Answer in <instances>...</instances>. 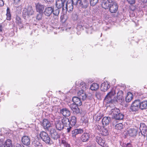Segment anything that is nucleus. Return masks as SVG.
Returning a JSON list of instances; mask_svg holds the SVG:
<instances>
[{
  "label": "nucleus",
  "mask_w": 147,
  "mask_h": 147,
  "mask_svg": "<svg viewBox=\"0 0 147 147\" xmlns=\"http://www.w3.org/2000/svg\"><path fill=\"white\" fill-rule=\"evenodd\" d=\"M76 90L78 96L83 100H85L87 97L85 91L88 88V86L86 83L77 81L76 82Z\"/></svg>",
  "instance_id": "f257e3e1"
},
{
  "label": "nucleus",
  "mask_w": 147,
  "mask_h": 147,
  "mask_svg": "<svg viewBox=\"0 0 147 147\" xmlns=\"http://www.w3.org/2000/svg\"><path fill=\"white\" fill-rule=\"evenodd\" d=\"M116 91V90H115L114 88H113L105 96L104 99L105 102L108 104L116 101L114 96Z\"/></svg>",
  "instance_id": "f03ea898"
},
{
  "label": "nucleus",
  "mask_w": 147,
  "mask_h": 147,
  "mask_svg": "<svg viewBox=\"0 0 147 147\" xmlns=\"http://www.w3.org/2000/svg\"><path fill=\"white\" fill-rule=\"evenodd\" d=\"M111 113L114 118L117 120H121L124 117V115L120 113V110L116 108L112 109Z\"/></svg>",
  "instance_id": "7ed1b4c3"
},
{
  "label": "nucleus",
  "mask_w": 147,
  "mask_h": 147,
  "mask_svg": "<svg viewBox=\"0 0 147 147\" xmlns=\"http://www.w3.org/2000/svg\"><path fill=\"white\" fill-rule=\"evenodd\" d=\"M34 11L32 7L29 6L25 8L22 11L23 16L26 19L29 18L30 16L32 15L34 13Z\"/></svg>",
  "instance_id": "20e7f679"
},
{
  "label": "nucleus",
  "mask_w": 147,
  "mask_h": 147,
  "mask_svg": "<svg viewBox=\"0 0 147 147\" xmlns=\"http://www.w3.org/2000/svg\"><path fill=\"white\" fill-rule=\"evenodd\" d=\"M73 5L74 4L72 0L67 1L65 6L63 7V10L66 11H67L68 12L72 11L73 9Z\"/></svg>",
  "instance_id": "39448f33"
},
{
  "label": "nucleus",
  "mask_w": 147,
  "mask_h": 147,
  "mask_svg": "<svg viewBox=\"0 0 147 147\" xmlns=\"http://www.w3.org/2000/svg\"><path fill=\"white\" fill-rule=\"evenodd\" d=\"M140 133L142 135L141 137V139L143 140L144 137L147 134V127L145 124L143 123H141L140 124ZM143 141V140L142 141Z\"/></svg>",
  "instance_id": "423d86ee"
},
{
  "label": "nucleus",
  "mask_w": 147,
  "mask_h": 147,
  "mask_svg": "<svg viewBox=\"0 0 147 147\" xmlns=\"http://www.w3.org/2000/svg\"><path fill=\"white\" fill-rule=\"evenodd\" d=\"M74 4L77 7L86 8L87 7L86 0H72Z\"/></svg>",
  "instance_id": "0eeeda50"
},
{
  "label": "nucleus",
  "mask_w": 147,
  "mask_h": 147,
  "mask_svg": "<svg viewBox=\"0 0 147 147\" xmlns=\"http://www.w3.org/2000/svg\"><path fill=\"white\" fill-rule=\"evenodd\" d=\"M64 126H65L66 127H67V131L68 133L70 132L72 127L70 125L69 120V119L67 117H64L61 120Z\"/></svg>",
  "instance_id": "6e6552de"
},
{
  "label": "nucleus",
  "mask_w": 147,
  "mask_h": 147,
  "mask_svg": "<svg viewBox=\"0 0 147 147\" xmlns=\"http://www.w3.org/2000/svg\"><path fill=\"white\" fill-rule=\"evenodd\" d=\"M139 100H137L134 101L132 103L130 107V110L132 111L136 112L140 109Z\"/></svg>",
  "instance_id": "1a4fd4ad"
},
{
  "label": "nucleus",
  "mask_w": 147,
  "mask_h": 147,
  "mask_svg": "<svg viewBox=\"0 0 147 147\" xmlns=\"http://www.w3.org/2000/svg\"><path fill=\"white\" fill-rule=\"evenodd\" d=\"M123 92L121 90H119L117 92V97L115 98L116 101L122 103L124 101V98L123 97Z\"/></svg>",
  "instance_id": "9d476101"
},
{
  "label": "nucleus",
  "mask_w": 147,
  "mask_h": 147,
  "mask_svg": "<svg viewBox=\"0 0 147 147\" xmlns=\"http://www.w3.org/2000/svg\"><path fill=\"white\" fill-rule=\"evenodd\" d=\"M50 134L52 138L54 140H56L59 138L60 135L55 129H51L50 131Z\"/></svg>",
  "instance_id": "9b49d317"
},
{
  "label": "nucleus",
  "mask_w": 147,
  "mask_h": 147,
  "mask_svg": "<svg viewBox=\"0 0 147 147\" xmlns=\"http://www.w3.org/2000/svg\"><path fill=\"white\" fill-rule=\"evenodd\" d=\"M118 5L115 2L110 4L109 8L110 12L111 13L116 12L118 9Z\"/></svg>",
  "instance_id": "f8f14e48"
},
{
  "label": "nucleus",
  "mask_w": 147,
  "mask_h": 147,
  "mask_svg": "<svg viewBox=\"0 0 147 147\" xmlns=\"http://www.w3.org/2000/svg\"><path fill=\"white\" fill-rule=\"evenodd\" d=\"M35 5L36 12L38 13H42L45 9V5L39 3H36Z\"/></svg>",
  "instance_id": "ddd939ff"
},
{
  "label": "nucleus",
  "mask_w": 147,
  "mask_h": 147,
  "mask_svg": "<svg viewBox=\"0 0 147 147\" xmlns=\"http://www.w3.org/2000/svg\"><path fill=\"white\" fill-rule=\"evenodd\" d=\"M109 83L107 81H105L101 84L100 89L102 91L105 92L110 87Z\"/></svg>",
  "instance_id": "4468645a"
},
{
  "label": "nucleus",
  "mask_w": 147,
  "mask_h": 147,
  "mask_svg": "<svg viewBox=\"0 0 147 147\" xmlns=\"http://www.w3.org/2000/svg\"><path fill=\"white\" fill-rule=\"evenodd\" d=\"M41 125L45 129H48L51 126L49 121L46 119H44L41 123Z\"/></svg>",
  "instance_id": "2eb2a0df"
},
{
  "label": "nucleus",
  "mask_w": 147,
  "mask_h": 147,
  "mask_svg": "<svg viewBox=\"0 0 147 147\" xmlns=\"http://www.w3.org/2000/svg\"><path fill=\"white\" fill-rule=\"evenodd\" d=\"M127 133L129 136L134 137L137 134V130L136 129L131 128L128 129Z\"/></svg>",
  "instance_id": "dca6fc26"
},
{
  "label": "nucleus",
  "mask_w": 147,
  "mask_h": 147,
  "mask_svg": "<svg viewBox=\"0 0 147 147\" xmlns=\"http://www.w3.org/2000/svg\"><path fill=\"white\" fill-rule=\"evenodd\" d=\"M53 11V8L52 7H46L44 12V14L47 16H49Z\"/></svg>",
  "instance_id": "f3484780"
},
{
  "label": "nucleus",
  "mask_w": 147,
  "mask_h": 147,
  "mask_svg": "<svg viewBox=\"0 0 147 147\" xmlns=\"http://www.w3.org/2000/svg\"><path fill=\"white\" fill-rule=\"evenodd\" d=\"M83 132V130L81 129H76L73 130L71 131L72 136L73 138H75L76 135L81 134Z\"/></svg>",
  "instance_id": "a211bd4d"
},
{
  "label": "nucleus",
  "mask_w": 147,
  "mask_h": 147,
  "mask_svg": "<svg viewBox=\"0 0 147 147\" xmlns=\"http://www.w3.org/2000/svg\"><path fill=\"white\" fill-rule=\"evenodd\" d=\"M68 105L69 106L71 109L73 111L76 113L79 112V109L78 107V105L75 103L71 104L70 105L68 104Z\"/></svg>",
  "instance_id": "6ab92c4d"
},
{
  "label": "nucleus",
  "mask_w": 147,
  "mask_h": 147,
  "mask_svg": "<svg viewBox=\"0 0 147 147\" xmlns=\"http://www.w3.org/2000/svg\"><path fill=\"white\" fill-rule=\"evenodd\" d=\"M56 129L59 130L61 131L64 127V125L61 120H58L56 122Z\"/></svg>",
  "instance_id": "aec40b11"
},
{
  "label": "nucleus",
  "mask_w": 147,
  "mask_h": 147,
  "mask_svg": "<svg viewBox=\"0 0 147 147\" xmlns=\"http://www.w3.org/2000/svg\"><path fill=\"white\" fill-rule=\"evenodd\" d=\"M22 142L23 144L26 146H28L30 144V139L27 136H24L22 138Z\"/></svg>",
  "instance_id": "412c9836"
},
{
  "label": "nucleus",
  "mask_w": 147,
  "mask_h": 147,
  "mask_svg": "<svg viewBox=\"0 0 147 147\" xmlns=\"http://www.w3.org/2000/svg\"><path fill=\"white\" fill-rule=\"evenodd\" d=\"M90 135L89 133L84 132L81 136V139L83 142H86L90 138Z\"/></svg>",
  "instance_id": "4be33fe9"
},
{
  "label": "nucleus",
  "mask_w": 147,
  "mask_h": 147,
  "mask_svg": "<svg viewBox=\"0 0 147 147\" xmlns=\"http://www.w3.org/2000/svg\"><path fill=\"white\" fill-rule=\"evenodd\" d=\"M66 0H56V6L57 8L60 9L61 7L63 8L64 7V4Z\"/></svg>",
  "instance_id": "5701e85b"
},
{
  "label": "nucleus",
  "mask_w": 147,
  "mask_h": 147,
  "mask_svg": "<svg viewBox=\"0 0 147 147\" xmlns=\"http://www.w3.org/2000/svg\"><path fill=\"white\" fill-rule=\"evenodd\" d=\"M60 113L65 117L69 116L70 115L69 111L66 108H63L61 109Z\"/></svg>",
  "instance_id": "b1692460"
},
{
  "label": "nucleus",
  "mask_w": 147,
  "mask_h": 147,
  "mask_svg": "<svg viewBox=\"0 0 147 147\" xmlns=\"http://www.w3.org/2000/svg\"><path fill=\"white\" fill-rule=\"evenodd\" d=\"M140 109L141 110L147 109V100L140 101L139 100Z\"/></svg>",
  "instance_id": "393cba45"
},
{
  "label": "nucleus",
  "mask_w": 147,
  "mask_h": 147,
  "mask_svg": "<svg viewBox=\"0 0 147 147\" xmlns=\"http://www.w3.org/2000/svg\"><path fill=\"white\" fill-rule=\"evenodd\" d=\"M3 143L1 146V147H12V144L11 141L9 139H7L5 142L4 143Z\"/></svg>",
  "instance_id": "a878e982"
},
{
  "label": "nucleus",
  "mask_w": 147,
  "mask_h": 147,
  "mask_svg": "<svg viewBox=\"0 0 147 147\" xmlns=\"http://www.w3.org/2000/svg\"><path fill=\"white\" fill-rule=\"evenodd\" d=\"M81 99V98L80 97L78 98L77 97L74 96L73 97L72 100L74 103L76 104L78 106H80L82 104L80 100Z\"/></svg>",
  "instance_id": "bb28decb"
},
{
  "label": "nucleus",
  "mask_w": 147,
  "mask_h": 147,
  "mask_svg": "<svg viewBox=\"0 0 147 147\" xmlns=\"http://www.w3.org/2000/svg\"><path fill=\"white\" fill-rule=\"evenodd\" d=\"M111 118L108 117H104L102 120V123L104 126H106L109 124Z\"/></svg>",
  "instance_id": "cd10ccee"
},
{
  "label": "nucleus",
  "mask_w": 147,
  "mask_h": 147,
  "mask_svg": "<svg viewBox=\"0 0 147 147\" xmlns=\"http://www.w3.org/2000/svg\"><path fill=\"white\" fill-rule=\"evenodd\" d=\"M96 141L99 145L102 146H104L105 143V140L99 136L96 137Z\"/></svg>",
  "instance_id": "c85d7f7f"
},
{
  "label": "nucleus",
  "mask_w": 147,
  "mask_h": 147,
  "mask_svg": "<svg viewBox=\"0 0 147 147\" xmlns=\"http://www.w3.org/2000/svg\"><path fill=\"white\" fill-rule=\"evenodd\" d=\"M99 87V86L98 84L94 83L90 86V89L92 90L95 91L97 90Z\"/></svg>",
  "instance_id": "c756f323"
},
{
  "label": "nucleus",
  "mask_w": 147,
  "mask_h": 147,
  "mask_svg": "<svg viewBox=\"0 0 147 147\" xmlns=\"http://www.w3.org/2000/svg\"><path fill=\"white\" fill-rule=\"evenodd\" d=\"M101 3H102L101 5L102 7L105 9H109L110 4L109 2H107V1H101Z\"/></svg>",
  "instance_id": "7c9ffc66"
},
{
  "label": "nucleus",
  "mask_w": 147,
  "mask_h": 147,
  "mask_svg": "<svg viewBox=\"0 0 147 147\" xmlns=\"http://www.w3.org/2000/svg\"><path fill=\"white\" fill-rule=\"evenodd\" d=\"M32 144L35 147H42V144L36 140H35L32 142Z\"/></svg>",
  "instance_id": "2f4dec72"
},
{
  "label": "nucleus",
  "mask_w": 147,
  "mask_h": 147,
  "mask_svg": "<svg viewBox=\"0 0 147 147\" xmlns=\"http://www.w3.org/2000/svg\"><path fill=\"white\" fill-rule=\"evenodd\" d=\"M76 122V118L75 117H71L69 121L70 125L72 127L75 125Z\"/></svg>",
  "instance_id": "473e14b6"
},
{
  "label": "nucleus",
  "mask_w": 147,
  "mask_h": 147,
  "mask_svg": "<svg viewBox=\"0 0 147 147\" xmlns=\"http://www.w3.org/2000/svg\"><path fill=\"white\" fill-rule=\"evenodd\" d=\"M133 98V94L132 93L129 92L127 94V96L125 98V100L126 102H129Z\"/></svg>",
  "instance_id": "72a5a7b5"
},
{
  "label": "nucleus",
  "mask_w": 147,
  "mask_h": 147,
  "mask_svg": "<svg viewBox=\"0 0 147 147\" xmlns=\"http://www.w3.org/2000/svg\"><path fill=\"white\" fill-rule=\"evenodd\" d=\"M100 134L104 136H106L109 134L108 130L107 129L103 127L100 131Z\"/></svg>",
  "instance_id": "f704fd0d"
},
{
  "label": "nucleus",
  "mask_w": 147,
  "mask_h": 147,
  "mask_svg": "<svg viewBox=\"0 0 147 147\" xmlns=\"http://www.w3.org/2000/svg\"><path fill=\"white\" fill-rule=\"evenodd\" d=\"M102 117L101 115L100 114L97 113L94 116L93 119L94 120H95L96 121H99Z\"/></svg>",
  "instance_id": "c9c22d12"
},
{
  "label": "nucleus",
  "mask_w": 147,
  "mask_h": 147,
  "mask_svg": "<svg viewBox=\"0 0 147 147\" xmlns=\"http://www.w3.org/2000/svg\"><path fill=\"white\" fill-rule=\"evenodd\" d=\"M62 145L65 147H71L70 145L66 142L65 139L63 138L61 140V145Z\"/></svg>",
  "instance_id": "e433bc0d"
},
{
  "label": "nucleus",
  "mask_w": 147,
  "mask_h": 147,
  "mask_svg": "<svg viewBox=\"0 0 147 147\" xmlns=\"http://www.w3.org/2000/svg\"><path fill=\"white\" fill-rule=\"evenodd\" d=\"M7 16L6 19L7 20H10L11 19V14L9 9L7 8V13L6 14Z\"/></svg>",
  "instance_id": "4c0bfd02"
},
{
  "label": "nucleus",
  "mask_w": 147,
  "mask_h": 147,
  "mask_svg": "<svg viewBox=\"0 0 147 147\" xmlns=\"http://www.w3.org/2000/svg\"><path fill=\"white\" fill-rule=\"evenodd\" d=\"M41 139L47 144H50V138L48 135L44 139Z\"/></svg>",
  "instance_id": "58836bf2"
},
{
  "label": "nucleus",
  "mask_w": 147,
  "mask_h": 147,
  "mask_svg": "<svg viewBox=\"0 0 147 147\" xmlns=\"http://www.w3.org/2000/svg\"><path fill=\"white\" fill-rule=\"evenodd\" d=\"M123 125L122 123H120L117 124L115 126V128L117 130H121L123 128Z\"/></svg>",
  "instance_id": "ea45409f"
},
{
  "label": "nucleus",
  "mask_w": 147,
  "mask_h": 147,
  "mask_svg": "<svg viewBox=\"0 0 147 147\" xmlns=\"http://www.w3.org/2000/svg\"><path fill=\"white\" fill-rule=\"evenodd\" d=\"M48 135V134L45 131H42L41 132L40 134V136L41 139H44Z\"/></svg>",
  "instance_id": "a19ab883"
},
{
  "label": "nucleus",
  "mask_w": 147,
  "mask_h": 147,
  "mask_svg": "<svg viewBox=\"0 0 147 147\" xmlns=\"http://www.w3.org/2000/svg\"><path fill=\"white\" fill-rule=\"evenodd\" d=\"M98 2V0H90V3L91 5H95Z\"/></svg>",
  "instance_id": "79ce46f5"
},
{
  "label": "nucleus",
  "mask_w": 147,
  "mask_h": 147,
  "mask_svg": "<svg viewBox=\"0 0 147 147\" xmlns=\"http://www.w3.org/2000/svg\"><path fill=\"white\" fill-rule=\"evenodd\" d=\"M53 14L55 16H57L59 13V9L57 8V9L54 10L53 9Z\"/></svg>",
  "instance_id": "37998d69"
},
{
  "label": "nucleus",
  "mask_w": 147,
  "mask_h": 147,
  "mask_svg": "<svg viewBox=\"0 0 147 147\" xmlns=\"http://www.w3.org/2000/svg\"><path fill=\"white\" fill-rule=\"evenodd\" d=\"M36 16V19L38 20H41L42 16V13H39Z\"/></svg>",
  "instance_id": "c03bdc74"
},
{
  "label": "nucleus",
  "mask_w": 147,
  "mask_h": 147,
  "mask_svg": "<svg viewBox=\"0 0 147 147\" xmlns=\"http://www.w3.org/2000/svg\"><path fill=\"white\" fill-rule=\"evenodd\" d=\"M94 128L96 129L101 131L103 127L99 125H96L94 126Z\"/></svg>",
  "instance_id": "a18cd8bd"
},
{
  "label": "nucleus",
  "mask_w": 147,
  "mask_h": 147,
  "mask_svg": "<svg viewBox=\"0 0 147 147\" xmlns=\"http://www.w3.org/2000/svg\"><path fill=\"white\" fill-rule=\"evenodd\" d=\"M16 22L18 24H19L21 23V21L20 18L18 16H17L16 18Z\"/></svg>",
  "instance_id": "49530a36"
},
{
  "label": "nucleus",
  "mask_w": 147,
  "mask_h": 147,
  "mask_svg": "<svg viewBox=\"0 0 147 147\" xmlns=\"http://www.w3.org/2000/svg\"><path fill=\"white\" fill-rule=\"evenodd\" d=\"M95 95L98 99H100L101 98V94L100 92H96V93Z\"/></svg>",
  "instance_id": "de8ad7c7"
},
{
  "label": "nucleus",
  "mask_w": 147,
  "mask_h": 147,
  "mask_svg": "<svg viewBox=\"0 0 147 147\" xmlns=\"http://www.w3.org/2000/svg\"><path fill=\"white\" fill-rule=\"evenodd\" d=\"M43 1L46 3H47L49 4L52 3L53 1V0H43Z\"/></svg>",
  "instance_id": "09e8293b"
},
{
  "label": "nucleus",
  "mask_w": 147,
  "mask_h": 147,
  "mask_svg": "<svg viewBox=\"0 0 147 147\" xmlns=\"http://www.w3.org/2000/svg\"><path fill=\"white\" fill-rule=\"evenodd\" d=\"M128 3L130 4H132L135 3V0H127Z\"/></svg>",
  "instance_id": "8fccbe9b"
},
{
  "label": "nucleus",
  "mask_w": 147,
  "mask_h": 147,
  "mask_svg": "<svg viewBox=\"0 0 147 147\" xmlns=\"http://www.w3.org/2000/svg\"><path fill=\"white\" fill-rule=\"evenodd\" d=\"M124 147H132L130 143H128L126 144H125Z\"/></svg>",
  "instance_id": "3c124183"
},
{
  "label": "nucleus",
  "mask_w": 147,
  "mask_h": 147,
  "mask_svg": "<svg viewBox=\"0 0 147 147\" xmlns=\"http://www.w3.org/2000/svg\"><path fill=\"white\" fill-rule=\"evenodd\" d=\"M4 3L3 0H0V7H2Z\"/></svg>",
  "instance_id": "603ef678"
},
{
  "label": "nucleus",
  "mask_w": 147,
  "mask_h": 147,
  "mask_svg": "<svg viewBox=\"0 0 147 147\" xmlns=\"http://www.w3.org/2000/svg\"><path fill=\"white\" fill-rule=\"evenodd\" d=\"M101 1H106V0H100ZM109 3H113L114 0H107Z\"/></svg>",
  "instance_id": "864d4df0"
},
{
  "label": "nucleus",
  "mask_w": 147,
  "mask_h": 147,
  "mask_svg": "<svg viewBox=\"0 0 147 147\" xmlns=\"http://www.w3.org/2000/svg\"><path fill=\"white\" fill-rule=\"evenodd\" d=\"M74 28H73L70 27V28H67L66 29V30L67 31H70L71 30V29L72 30Z\"/></svg>",
  "instance_id": "5fc2aeb1"
},
{
  "label": "nucleus",
  "mask_w": 147,
  "mask_h": 147,
  "mask_svg": "<svg viewBox=\"0 0 147 147\" xmlns=\"http://www.w3.org/2000/svg\"><path fill=\"white\" fill-rule=\"evenodd\" d=\"M16 147H22L21 144H18L17 143L16 144Z\"/></svg>",
  "instance_id": "6e6d98bb"
},
{
  "label": "nucleus",
  "mask_w": 147,
  "mask_h": 147,
  "mask_svg": "<svg viewBox=\"0 0 147 147\" xmlns=\"http://www.w3.org/2000/svg\"><path fill=\"white\" fill-rule=\"evenodd\" d=\"M20 0H13L14 3H18L19 1Z\"/></svg>",
  "instance_id": "4d7b16f0"
},
{
  "label": "nucleus",
  "mask_w": 147,
  "mask_h": 147,
  "mask_svg": "<svg viewBox=\"0 0 147 147\" xmlns=\"http://www.w3.org/2000/svg\"><path fill=\"white\" fill-rule=\"evenodd\" d=\"M72 15H73V16H75L76 17V18H77V15L76 14H73Z\"/></svg>",
  "instance_id": "13d9d810"
},
{
  "label": "nucleus",
  "mask_w": 147,
  "mask_h": 147,
  "mask_svg": "<svg viewBox=\"0 0 147 147\" xmlns=\"http://www.w3.org/2000/svg\"><path fill=\"white\" fill-rule=\"evenodd\" d=\"M92 82V81H88V83H91Z\"/></svg>",
  "instance_id": "bf43d9fd"
},
{
  "label": "nucleus",
  "mask_w": 147,
  "mask_h": 147,
  "mask_svg": "<svg viewBox=\"0 0 147 147\" xmlns=\"http://www.w3.org/2000/svg\"><path fill=\"white\" fill-rule=\"evenodd\" d=\"M2 30V26H1L0 25V31H1Z\"/></svg>",
  "instance_id": "052dcab7"
},
{
  "label": "nucleus",
  "mask_w": 147,
  "mask_h": 147,
  "mask_svg": "<svg viewBox=\"0 0 147 147\" xmlns=\"http://www.w3.org/2000/svg\"><path fill=\"white\" fill-rule=\"evenodd\" d=\"M75 19H75V18H74V20H75Z\"/></svg>",
  "instance_id": "680f3d73"
},
{
  "label": "nucleus",
  "mask_w": 147,
  "mask_h": 147,
  "mask_svg": "<svg viewBox=\"0 0 147 147\" xmlns=\"http://www.w3.org/2000/svg\"><path fill=\"white\" fill-rule=\"evenodd\" d=\"M140 133H139V135H140Z\"/></svg>",
  "instance_id": "e2e57ef3"
}]
</instances>
